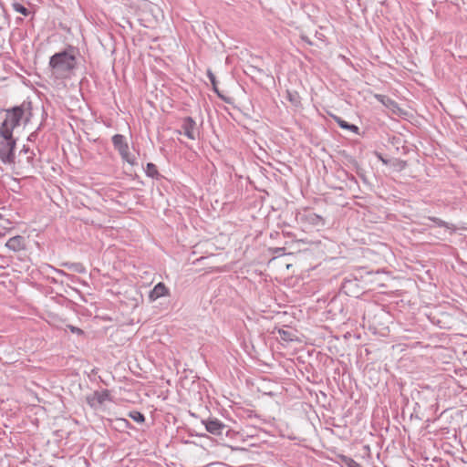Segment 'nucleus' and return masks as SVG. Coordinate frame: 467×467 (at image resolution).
Masks as SVG:
<instances>
[{"label": "nucleus", "mask_w": 467, "mask_h": 467, "mask_svg": "<svg viewBox=\"0 0 467 467\" xmlns=\"http://www.w3.org/2000/svg\"><path fill=\"white\" fill-rule=\"evenodd\" d=\"M49 67L57 78H69L77 66V58L72 50H63L50 57Z\"/></svg>", "instance_id": "1"}, {"label": "nucleus", "mask_w": 467, "mask_h": 467, "mask_svg": "<svg viewBox=\"0 0 467 467\" xmlns=\"http://www.w3.org/2000/svg\"><path fill=\"white\" fill-rule=\"evenodd\" d=\"M30 104L26 106L14 107L5 111V119L0 125V130L7 134L14 135V130L20 126L21 123L26 124L31 117Z\"/></svg>", "instance_id": "2"}, {"label": "nucleus", "mask_w": 467, "mask_h": 467, "mask_svg": "<svg viewBox=\"0 0 467 467\" xmlns=\"http://www.w3.org/2000/svg\"><path fill=\"white\" fill-rule=\"evenodd\" d=\"M36 153L29 147L24 145L17 157L15 155V163L9 164L16 169V174L24 175L33 171L35 168Z\"/></svg>", "instance_id": "3"}, {"label": "nucleus", "mask_w": 467, "mask_h": 467, "mask_svg": "<svg viewBox=\"0 0 467 467\" xmlns=\"http://www.w3.org/2000/svg\"><path fill=\"white\" fill-rule=\"evenodd\" d=\"M16 139L14 135L0 130V161L5 164L15 163Z\"/></svg>", "instance_id": "4"}, {"label": "nucleus", "mask_w": 467, "mask_h": 467, "mask_svg": "<svg viewBox=\"0 0 467 467\" xmlns=\"http://www.w3.org/2000/svg\"><path fill=\"white\" fill-rule=\"evenodd\" d=\"M112 143L115 150L119 151V155L125 161H127L130 165H134L136 163V159L130 153L128 142L123 135H114L112 137Z\"/></svg>", "instance_id": "5"}, {"label": "nucleus", "mask_w": 467, "mask_h": 467, "mask_svg": "<svg viewBox=\"0 0 467 467\" xmlns=\"http://www.w3.org/2000/svg\"><path fill=\"white\" fill-rule=\"evenodd\" d=\"M182 133L190 140H195L199 134L196 122L192 117H186L182 123ZM182 133V131H180Z\"/></svg>", "instance_id": "6"}, {"label": "nucleus", "mask_w": 467, "mask_h": 467, "mask_svg": "<svg viewBox=\"0 0 467 467\" xmlns=\"http://www.w3.org/2000/svg\"><path fill=\"white\" fill-rule=\"evenodd\" d=\"M110 399L109 390L95 391L92 395L87 397V402L91 408H98L106 400Z\"/></svg>", "instance_id": "7"}, {"label": "nucleus", "mask_w": 467, "mask_h": 467, "mask_svg": "<svg viewBox=\"0 0 467 467\" xmlns=\"http://www.w3.org/2000/svg\"><path fill=\"white\" fill-rule=\"evenodd\" d=\"M202 422L205 425L206 431L213 435H221L226 429V425L217 419H212Z\"/></svg>", "instance_id": "8"}, {"label": "nucleus", "mask_w": 467, "mask_h": 467, "mask_svg": "<svg viewBox=\"0 0 467 467\" xmlns=\"http://www.w3.org/2000/svg\"><path fill=\"white\" fill-rule=\"evenodd\" d=\"M5 246L14 252H19L26 247L25 238L21 235H16L7 240Z\"/></svg>", "instance_id": "9"}, {"label": "nucleus", "mask_w": 467, "mask_h": 467, "mask_svg": "<svg viewBox=\"0 0 467 467\" xmlns=\"http://www.w3.org/2000/svg\"><path fill=\"white\" fill-rule=\"evenodd\" d=\"M168 295H169V289L166 287V285L163 283L160 282L150 292L149 299H150V301L153 302V301L157 300L158 298L168 296Z\"/></svg>", "instance_id": "10"}, {"label": "nucleus", "mask_w": 467, "mask_h": 467, "mask_svg": "<svg viewBox=\"0 0 467 467\" xmlns=\"http://www.w3.org/2000/svg\"><path fill=\"white\" fill-rule=\"evenodd\" d=\"M334 120L338 124V126L344 130H350L354 133H358V127L354 124H349L346 120L342 119L340 117L332 116Z\"/></svg>", "instance_id": "11"}, {"label": "nucleus", "mask_w": 467, "mask_h": 467, "mask_svg": "<svg viewBox=\"0 0 467 467\" xmlns=\"http://www.w3.org/2000/svg\"><path fill=\"white\" fill-rule=\"evenodd\" d=\"M306 219L310 223H312L313 225H316V226H320V225L325 224L324 219L320 215H318L315 213H309L306 215Z\"/></svg>", "instance_id": "12"}, {"label": "nucleus", "mask_w": 467, "mask_h": 467, "mask_svg": "<svg viewBox=\"0 0 467 467\" xmlns=\"http://www.w3.org/2000/svg\"><path fill=\"white\" fill-rule=\"evenodd\" d=\"M376 99L379 102L384 104L386 107L390 108L393 110L395 108H398V104L394 100H392L391 99H389V97H387L385 95H376Z\"/></svg>", "instance_id": "13"}, {"label": "nucleus", "mask_w": 467, "mask_h": 467, "mask_svg": "<svg viewBox=\"0 0 467 467\" xmlns=\"http://www.w3.org/2000/svg\"><path fill=\"white\" fill-rule=\"evenodd\" d=\"M429 220L433 222L439 227H445L447 229H451V231H455L456 227L452 223H449L438 217L430 216Z\"/></svg>", "instance_id": "14"}, {"label": "nucleus", "mask_w": 467, "mask_h": 467, "mask_svg": "<svg viewBox=\"0 0 467 467\" xmlns=\"http://www.w3.org/2000/svg\"><path fill=\"white\" fill-rule=\"evenodd\" d=\"M286 99L296 107L300 105V96L296 91H286Z\"/></svg>", "instance_id": "15"}, {"label": "nucleus", "mask_w": 467, "mask_h": 467, "mask_svg": "<svg viewBox=\"0 0 467 467\" xmlns=\"http://www.w3.org/2000/svg\"><path fill=\"white\" fill-rule=\"evenodd\" d=\"M146 174L151 178L157 177L159 175V172L156 165L151 162H149L146 166Z\"/></svg>", "instance_id": "16"}, {"label": "nucleus", "mask_w": 467, "mask_h": 467, "mask_svg": "<svg viewBox=\"0 0 467 467\" xmlns=\"http://www.w3.org/2000/svg\"><path fill=\"white\" fill-rule=\"evenodd\" d=\"M129 415L136 422L142 423L145 421V416L138 410L130 411Z\"/></svg>", "instance_id": "17"}, {"label": "nucleus", "mask_w": 467, "mask_h": 467, "mask_svg": "<svg viewBox=\"0 0 467 467\" xmlns=\"http://www.w3.org/2000/svg\"><path fill=\"white\" fill-rule=\"evenodd\" d=\"M12 5H13V8L16 12H18L24 16H27L29 14L28 9L26 7H25L23 5H21L20 3L16 2V3H13Z\"/></svg>", "instance_id": "18"}, {"label": "nucleus", "mask_w": 467, "mask_h": 467, "mask_svg": "<svg viewBox=\"0 0 467 467\" xmlns=\"http://www.w3.org/2000/svg\"><path fill=\"white\" fill-rule=\"evenodd\" d=\"M207 75H208V78L213 85V90L221 97V94L217 88V81H216V78L215 76L213 75V73L210 70H208L207 72Z\"/></svg>", "instance_id": "19"}, {"label": "nucleus", "mask_w": 467, "mask_h": 467, "mask_svg": "<svg viewBox=\"0 0 467 467\" xmlns=\"http://www.w3.org/2000/svg\"><path fill=\"white\" fill-rule=\"evenodd\" d=\"M278 333H279V336H280L282 340H284V341H292L293 340V338L291 337V333L290 332L283 330V329H280L278 331Z\"/></svg>", "instance_id": "20"}, {"label": "nucleus", "mask_w": 467, "mask_h": 467, "mask_svg": "<svg viewBox=\"0 0 467 467\" xmlns=\"http://www.w3.org/2000/svg\"><path fill=\"white\" fill-rule=\"evenodd\" d=\"M64 265L68 266L70 269H73L76 272L82 273L84 271L83 266L80 264H64Z\"/></svg>", "instance_id": "21"}, {"label": "nucleus", "mask_w": 467, "mask_h": 467, "mask_svg": "<svg viewBox=\"0 0 467 467\" xmlns=\"http://www.w3.org/2000/svg\"><path fill=\"white\" fill-rule=\"evenodd\" d=\"M67 327L73 333V334H77L78 336H83L84 335V331L79 328V327H74L72 325H67Z\"/></svg>", "instance_id": "22"}, {"label": "nucleus", "mask_w": 467, "mask_h": 467, "mask_svg": "<svg viewBox=\"0 0 467 467\" xmlns=\"http://www.w3.org/2000/svg\"><path fill=\"white\" fill-rule=\"evenodd\" d=\"M117 422H118L119 428L129 427L130 425L129 420H127L125 419H118Z\"/></svg>", "instance_id": "23"}, {"label": "nucleus", "mask_w": 467, "mask_h": 467, "mask_svg": "<svg viewBox=\"0 0 467 467\" xmlns=\"http://www.w3.org/2000/svg\"><path fill=\"white\" fill-rule=\"evenodd\" d=\"M347 464L348 467H362L358 462H357L353 459H349Z\"/></svg>", "instance_id": "24"}, {"label": "nucleus", "mask_w": 467, "mask_h": 467, "mask_svg": "<svg viewBox=\"0 0 467 467\" xmlns=\"http://www.w3.org/2000/svg\"><path fill=\"white\" fill-rule=\"evenodd\" d=\"M302 40L305 41L306 44L308 45H312V42L310 41V39L306 36H301Z\"/></svg>", "instance_id": "25"}, {"label": "nucleus", "mask_w": 467, "mask_h": 467, "mask_svg": "<svg viewBox=\"0 0 467 467\" xmlns=\"http://www.w3.org/2000/svg\"><path fill=\"white\" fill-rule=\"evenodd\" d=\"M33 136H34V133L30 134V136L28 137V140H32Z\"/></svg>", "instance_id": "26"}, {"label": "nucleus", "mask_w": 467, "mask_h": 467, "mask_svg": "<svg viewBox=\"0 0 467 467\" xmlns=\"http://www.w3.org/2000/svg\"><path fill=\"white\" fill-rule=\"evenodd\" d=\"M253 69H254V70H257L258 72H262V70H261V69L256 68V67H253Z\"/></svg>", "instance_id": "27"}]
</instances>
